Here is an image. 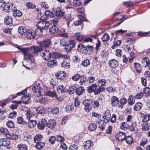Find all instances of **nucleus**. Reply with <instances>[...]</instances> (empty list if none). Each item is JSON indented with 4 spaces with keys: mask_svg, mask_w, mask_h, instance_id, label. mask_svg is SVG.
I'll list each match as a JSON object with an SVG mask.
<instances>
[{
    "mask_svg": "<svg viewBox=\"0 0 150 150\" xmlns=\"http://www.w3.org/2000/svg\"><path fill=\"white\" fill-rule=\"evenodd\" d=\"M106 81L105 79H100L95 83L87 87V90L88 92L91 93L94 92L95 95H98L100 93L101 91H104L105 88L103 86L105 85L106 83Z\"/></svg>",
    "mask_w": 150,
    "mask_h": 150,
    "instance_id": "1",
    "label": "nucleus"
},
{
    "mask_svg": "<svg viewBox=\"0 0 150 150\" xmlns=\"http://www.w3.org/2000/svg\"><path fill=\"white\" fill-rule=\"evenodd\" d=\"M28 49H25L23 50V53L24 54V59L29 64H31L34 62L35 59L30 52H29Z\"/></svg>",
    "mask_w": 150,
    "mask_h": 150,
    "instance_id": "2",
    "label": "nucleus"
},
{
    "mask_svg": "<svg viewBox=\"0 0 150 150\" xmlns=\"http://www.w3.org/2000/svg\"><path fill=\"white\" fill-rule=\"evenodd\" d=\"M44 29H35L34 30L33 29H29L27 32V38L28 39L33 38L35 35H40L42 34V30Z\"/></svg>",
    "mask_w": 150,
    "mask_h": 150,
    "instance_id": "3",
    "label": "nucleus"
},
{
    "mask_svg": "<svg viewBox=\"0 0 150 150\" xmlns=\"http://www.w3.org/2000/svg\"><path fill=\"white\" fill-rule=\"evenodd\" d=\"M65 47V50L67 52H69L76 45L75 42L72 40H69L66 43L65 42L64 44Z\"/></svg>",
    "mask_w": 150,
    "mask_h": 150,
    "instance_id": "4",
    "label": "nucleus"
},
{
    "mask_svg": "<svg viewBox=\"0 0 150 150\" xmlns=\"http://www.w3.org/2000/svg\"><path fill=\"white\" fill-rule=\"evenodd\" d=\"M47 122L45 119L42 118L40 120L38 124L37 127L40 130H43L46 127Z\"/></svg>",
    "mask_w": 150,
    "mask_h": 150,
    "instance_id": "5",
    "label": "nucleus"
},
{
    "mask_svg": "<svg viewBox=\"0 0 150 150\" xmlns=\"http://www.w3.org/2000/svg\"><path fill=\"white\" fill-rule=\"evenodd\" d=\"M11 7L12 8V6L9 5V3L2 2H0V9L1 11L8 12L10 10Z\"/></svg>",
    "mask_w": 150,
    "mask_h": 150,
    "instance_id": "6",
    "label": "nucleus"
},
{
    "mask_svg": "<svg viewBox=\"0 0 150 150\" xmlns=\"http://www.w3.org/2000/svg\"><path fill=\"white\" fill-rule=\"evenodd\" d=\"M41 56L45 60H49L51 58V52L48 50H44L40 53Z\"/></svg>",
    "mask_w": 150,
    "mask_h": 150,
    "instance_id": "7",
    "label": "nucleus"
},
{
    "mask_svg": "<svg viewBox=\"0 0 150 150\" xmlns=\"http://www.w3.org/2000/svg\"><path fill=\"white\" fill-rule=\"evenodd\" d=\"M91 100L90 99L85 100L83 102V103L85 106L84 110L87 112H90L91 110Z\"/></svg>",
    "mask_w": 150,
    "mask_h": 150,
    "instance_id": "8",
    "label": "nucleus"
},
{
    "mask_svg": "<svg viewBox=\"0 0 150 150\" xmlns=\"http://www.w3.org/2000/svg\"><path fill=\"white\" fill-rule=\"evenodd\" d=\"M28 49L29 51V52H30L33 54H37L38 52L42 50V48L38 46H32Z\"/></svg>",
    "mask_w": 150,
    "mask_h": 150,
    "instance_id": "9",
    "label": "nucleus"
},
{
    "mask_svg": "<svg viewBox=\"0 0 150 150\" xmlns=\"http://www.w3.org/2000/svg\"><path fill=\"white\" fill-rule=\"evenodd\" d=\"M83 50H86L87 51L91 52L93 51L94 47L92 46L87 45L85 47L84 45H79L78 46V50L79 51H81L82 49Z\"/></svg>",
    "mask_w": 150,
    "mask_h": 150,
    "instance_id": "10",
    "label": "nucleus"
},
{
    "mask_svg": "<svg viewBox=\"0 0 150 150\" xmlns=\"http://www.w3.org/2000/svg\"><path fill=\"white\" fill-rule=\"evenodd\" d=\"M78 16L79 17V19L77 21L75 22L74 23V25L76 26H77L81 24L82 21H88L84 16L79 15H78Z\"/></svg>",
    "mask_w": 150,
    "mask_h": 150,
    "instance_id": "11",
    "label": "nucleus"
},
{
    "mask_svg": "<svg viewBox=\"0 0 150 150\" xmlns=\"http://www.w3.org/2000/svg\"><path fill=\"white\" fill-rule=\"evenodd\" d=\"M11 143L9 139L7 138L0 139V146H9Z\"/></svg>",
    "mask_w": 150,
    "mask_h": 150,
    "instance_id": "12",
    "label": "nucleus"
},
{
    "mask_svg": "<svg viewBox=\"0 0 150 150\" xmlns=\"http://www.w3.org/2000/svg\"><path fill=\"white\" fill-rule=\"evenodd\" d=\"M126 137V134L124 132H122L118 133L115 136L116 138L119 141L125 140Z\"/></svg>",
    "mask_w": 150,
    "mask_h": 150,
    "instance_id": "13",
    "label": "nucleus"
},
{
    "mask_svg": "<svg viewBox=\"0 0 150 150\" xmlns=\"http://www.w3.org/2000/svg\"><path fill=\"white\" fill-rule=\"evenodd\" d=\"M51 44L50 39H46L40 42V45L43 47H48Z\"/></svg>",
    "mask_w": 150,
    "mask_h": 150,
    "instance_id": "14",
    "label": "nucleus"
},
{
    "mask_svg": "<svg viewBox=\"0 0 150 150\" xmlns=\"http://www.w3.org/2000/svg\"><path fill=\"white\" fill-rule=\"evenodd\" d=\"M56 124V121L52 119L48 121L47 125L49 128L52 129L55 127Z\"/></svg>",
    "mask_w": 150,
    "mask_h": 150,
    "instance_id": "15",
    "label": "nucleus"
},
{
    "mask_svg": "<svg viewBox=\"0 0 150 150\" xmlns=\"http://www.w3.org/2000/svg\"><path fill=\"white\" fill-rule=\"evenodd\" d=\"M110 101L111 105L113 107L116 106L119 103L118 98L115 96H112L111 98Z\"/></svg>",
    "mask_w": 150,
    "mask_h": 150,
    "instance_id": "16",
    "label": "nucleus"
},
{
    "mask_svg": "<svg viewBox=\"0 0 150 150\" xmlns=\"http://www.w3.org/2000/svg\"><path fill=\"white\" fill-rule=\"evenodd\" d=\"M93 145V142L91 140H88L85 142L83 144V148L86 150L89 149Z\"/></svg>",
    "mask_w": 150,
    "mask_h": 150,
    "instance_id": "17",
    "label": "nucleus"
},
{
    "mask_svg": "<svg viewBox=\"0 0 150 150\" xmlns=\"http://www.w3.org/2000/svg\"><path fill=\"white\" fill-rule=\"evenodd\" d=\"M142 64L144 65L145 67L148 66L150 69V60L148 57H143L142 58Z\"/></svg>",
    "mask_w": 150,
    "mask_h": 150,
    "instance_id": "18",
    "label": "nucleus"
},
{
    "mask_svg": "<svg viewBox=\"0 0 150 150\" xmlns=\"http://www.w3.org/2000/svg\"><path fill=\"white\" fill-rule=\"evenodd\" d=\"M109 66L112 68H115L118 65V61L114 59L110 60L109 62Z\"/></svg>",
    "mask_w": 150,
    "mask_h": 150,
    "instance_id": "19",
    "label": "nucleus"
},
{
    "mask_svg": "<svg viewBox=\"0 0 150 150\" xmlns=\"http://www.w3.org/2000/svg\"><path fill=\"white\" fill-rule=\"evenodd\" d=\"M36 102L41 104H45L47 103V98L42 97V96L37 97L36 98Z\"/></svg>",
    "mask_w": 150,
    "mask_h": 150,
    "instance_id": "20",
    "label": "nucleus"
},
{
    "mask_svg": "<svg viewBox=\"0 0 150 150\" xmlns=\"http://www.w3.org/2000/svg\"><path fill=\"white\" fill-rule=\"evenodd\" d=\"M127 99L125 98H122L119 101V104L118 105V107L122 109L124 105L127 102Z\"/></svg>",
    "mask_w": 150,
    "mask_h": 150,
    "instance_id": "21",
    "label": "nucleus"
},
{
    "mask_svg": "<svg viewBox=\"0 0 150 150\" xmlns=\"http://www.w3.org/2000/svg\"><path fill=\"white\" fill-rule=\"evenodd\" d=\"M61 66L62 67L68 69L70 66V61L69 59L64 60L61 64Z\"/></svg>",
    "mask_w": 150,
    "mask_h": 150,
    "instance_id": "22",
    "label": "nucleus"
},
{
    "mask_svg": "<svg viewBox=\"0 0 150 150\" xmlns=\"http://www.w3.org/2000/svg\"><path fill=\"white\" fill-rule=\"evenodd\" d=\"M133 66L137 72L139 73L141 72L142 68L139 64L138 63H134Z\"/></svg>",
    "mask_w": 150,
    "mask_h": 150,
    "instance_id": "23",
    "label": "nucleus"
},
{
    "mask_svg": "<svg viewBox=\"0 0 150 150\" xmlns=\"http://www.w3.org/2000/svg\"><path fill=\"white\" fill-rule=\"evenodd\" d=\"M4 21L5 24L7 25H9L12 24V19L11 16H6L4 19Z\"/></svg>",
    "mask_w": 150,
    "mask_h": 150,
    "instance_id": "24",
    "label": "nucleus"
},
{
    "mask_svg": "<svg viewBox=\"0 0 150 150\" xmlns=\"http://www.w3.org/2000/svg\"><path fill=\"white\" fill-rule=\"evenodd\" d=\"M40 84L38 83L37 84L34 85L32 88V90L34 93H39L40 91Z\"/></svg>",
    "mask_w": 150,
    "mask_h": 150,
    "instance_id": "25",
    "label": "nucleus"
},
{
    "mask_svg": "<svg viewBox=\"0 0 150 150\" xmlns=\"http://www.w3.org/2000/svg\"><path fill=\"white\" fill-rule=\"evenodd\" d=\"M91 105L92 107L95 108H98L100 105L99 101L97 100H91Z\"/></svg>",
    "mask_w": 150,
    "mask_h": 150,
    "instance_id": "26",
    "label": "nucleus"
},
{
    "mask_svg": "<svg viewBox=\"0 0 150 150\" xmlns=\"http://www.w3.org/2000/svg\"><path fill=\"white\" fill-rule=\"evenodd\" d=\"M17 148L18 150H28V147L24 144L20 143L18 145Z\"/></svg>",
    "mask_w": 150,
    "mask_h": 150,
    "instance_id": "27",
    "label": "nucleus"
},
{
    "mask_svg": "<svg viewBox=\"0 0 150 150\" xmlns=\"http://www.w3.org/2000/svg\"><path fill=\"white\" fill-rule=\"evenodd\" d=\"M16 122L18 124H22L23 125H26L27 124V122L24 120L23 118L21 116L17 117Z\"/></svg>",
    "mask_w": 150,
    "mask_h": 150,
    "instance_id": "28",
    "label": "nucleus"
},
{
    "mask_svg": "<svg viewBox=\"0 0 150 150\" xmlns=\"http://www.w3.org/2000/svg\"><path fill=\"white\" fill-rule=\"evenodd\" d=\"M57 61L56 60H50L48 62L47 65L50 67H52L57 65Z\"/></svg>",
    "mask_w": 150,
    "mask_h": 150,
    "instance_id": "29",
    "label": "nucleus"
},
{
    "mask_svg": "<svg viewBox=\"0 0 150 150\" xmlns=\"http://www.w3.org/2000/svg\"><path fill=\"white\" fill-rule=\"evenodd\" d=\"M30 98L27 95H25L22 97L23 100V103L25 104H27L30 102Z\"/></svg>",
    "mask_w": 150,
    "mask_h": 150,
    "instance_id": "30",
    "label": "nucleus"
},
{
    "mask_svg": "<svg viewBox=\"0 0 150 150\" xmlns=\"http://www.w3.org/2000/svg\"><path fill=\"white\" fill-rule=\"evenodd\" d=\"M85 89L83 86L80 87L76 89V92L77 95L79 96L82 94L84 92Z\"/></svg>",
    "mask_w": 150,
    "mask_h": 150,
    "instance_id": "31",
    "label": "nucleus"
},
{
    "mask_svg": "<svg viewBox=\"0 0 150 150\" xmlns=\"http://www.w3.org/2000/svg\"><path fill=\"white\" fill-rule=\"evenodd\" d=\"M37 124L36 120H30L28 123V126L30 128H32L36 126Z\"/></svg>",
    "mask_w": 150,
    "mask_h": 150,
    "instance_id": "32",
    "label": "nucleus"
},
{
    "mask_svg": "<svg viewBox=\"0 0 150 150\" xmlns=\"http://www.w3.org/2000/svg\"><path fill=\"white\" fill-rule=\"evenodd\" d=\"M45 110L43 107H38L36 109L37 113L39 114H44L45 113Z\"/></svg>",
    "mask_w": 150,
    "mask_h": 150,
    "instance_id": "33",
    "label": "nucleus"
},
{
    "mask_svg": "<svg viewBox=\"0 0 150 150\" xmlns=\"http://www.w3.org/2000/svg\"><path fill=\"white\" fill-rule=\"evenodd\" d=\"M125 140L127 143L129 144H131L133 142V137L130 136H128L126 137Z\"/></svg>",
    "mask_w": 150,
    "mask_h": 150,
    "instance_id": "34",
    "label": "nucleus"
},
{
    "mask_svg": "<svg viewBox=\"0 0 150 150\" xmlns=\"http://www.w3.org/2000/svg\"><path fill=\"white\" fill-rule=\"evenodd\" d=\"M29 29L27 30V29H18V33L21 35L24 34L26 35L27 37L28 34L27 32H28Z\"/></svg>",
    "mask_w": 150,
    "mask_h": 150,
    "instance_id": "35",
    "label": "nucleus"
},
{
    "mask_svg": "<svg viewBox=\"0 0 150 150\" xmlns=\"http://www.w3.org/2000/svg\"><path fill=\"white\" fill-rule=\"evenodd\" d=\"M42 138V135L40 134H38L36 135L34 138V141L36 143H38L39 142H41Z\"/></svg>",
    "mask_w": 150,
    "mask_h": 150,
    "instance_id": "36",
    "label": "nucleus"
},
{
    "mask_svg": "<svg viewBox=\"0 0 150 150\" xmlns=\"http://www.w3.org/2000/svg\"><path fill=\"white\" fill-rule=\"evenodd\" d=\"M46 25V23L42 21H39L37 23L38 28H44Z\"/></svg>",
    "mask_w": 150,
    "mask_h": 150,
    "instance_id": "37",
    "label": "nucleus"
},
{
    "mask_svg": "<svg viewBox=\"0 0 150 150\" xmlns=\"http://www.w3.org/2000/svg\"><path fill=\"white\" fill-rule=\"evenodd\" d=\"M74 16L72 15L71 13H69L66 16L65 19L67 22H71L73 19Z\"/></svg>",
    "mask_w": 150,
    "mask_h": 150,
    "instance_id": "38",
    "label": "nucleus"
},
{
    "mask_svg": "<svg viewBox=\"0 0 150 150\" xmlns=\"http://www.w3.org/2000/svg\"><path fill=\"white\" fill-rule=\"evenodd\" d=\"M63 56V55L57 52L51 53V57L57 58Z\"/></svg>",
    "mask_w": 150,
    "mask_h": 150,
    "instance_id": "39",
    "label": "nucleus"
},
{
    "mask_svg": "<svg viewBox=\"0 0 150 150\" xmlns=\"http://www.w3.org/2000/svg\"><path fill=\"white\" fill-rule=\"evenodd\" d=\"M36 144L35 146V147L38 149L40 150L43 148L45 144L43 142H39L38 143H36Z\"/></svg>",
    "mask_w": 150,
    "mask_h": 150,
    "instance_id": "40",
    "label": "nucleus"
},
{
    "mask_svg": "<svg viewBox=\"0 0 150 150\" xmlns=\"http://www.w3.org/2000/svg\"><path fill=\"white\" fill-rule=\"evenodd\" d=\"M0 133L2 135H6L9 134V132L7 129L5 128H0Z\"/></svg>",
    "mask_w": 150,
    "mask_h": 150,
    "instance_id": "41",
    "label": "nucleus"
},
{
    "mask_svg": "<svg viewBox=\"0 0 150 150\" xmlns=\"http://www.w3.org/2000/svg\"><path fill=\"white\" fill-rule=\"evenodd\" d=\"M22 13L21 11L18 10H16L13 11V15L15 17H19L22 15Z\"/></svg>",
    "mask_w": 150,
    "mask_h": 150,
    "instance_id": "42",
    "label": "nucleus"
},
{
    "mask_svg": "<svg viewBox=\"0 0 150 150\" xmlns=\"http://www.w3.org/2000/svg\"><path fill=\"white\" fill-rule=\"evenodd\" d=\"M73 108L74 106L73 105L70 103L66 105L65 111L67 112H70L72 111Z\"/></svg>",
    "mask_w": 150,
    "mask_h": 150,
    "instance_id": "43",
    "label": "nucleus"
},
{
    "mask_svg": "<svg viewBox=\"0 0 150 150\" xmlns=\"http://www.w3.org/2000/svg\"><path fill=\"white\" fill-rule=\"evenodd\" d=\"M16 97V96H15L12 95L10 96H9L8 98H7L2 103V106H3L4 105H5L7 103H8V101H10L11 100V99H13L14 98Z\"/></svg>",
    "mask_w": 150,
    "mask_h": 150,
    "instance_id": "44",
    "label": "nucleus"
},
{
    "mask_svg": "<svg viewBox=\"0 0 150 150\" xmlns=\"http://www.w3.org/2000/svg\"><path fill=\"white\" fill-rule=\"evenodd\" d=\"M142 106V104L141 103H138L135 104L134 106V109L137 111L139 110Z\"/></svg>",
    "mask_w": 150,
    "mask_h": 150,
    "instance_id": "45",
    "label": "nucleus"
},
{
    "mask_svg": "<svg viewBox=\"0 0 150 150\" xmlns=\"http://www.w3.org/2000/svg\"><path fill=\"white\" fill-rule=\"evenodd\" d=\"M101 39L103 42H106L109 40L110 36L108 34L105 33L102 37Z\"/></svg>",
    "mask_w": 150,
    "mask_h": 150,
    "instance_id": "46",
    "label": "nucleus"
},
{
    "mask_svg": "<svg viewBox=\"0 0 150 150\" xmlns=\"http://www.w3.org/2000/svg\"><path fill=\"white\" fill-rule=\"evenodd\" d=\"M45 16L48 18H52L54 16V14L48 10L45 11Z\"/></svg>",
    "mask_w": 150,
    "mask_h": 150,
    "instance_id": "47",
    "label": "nucleus"
},
{
    "mask_svg": "<svg viewBox=\"0 0 150 150\" xmlns=\"http://www.w3.org/2000/svg\"><path fill=\"white\" fill-rule=\"evenodd\" d=\"M55 76L57 79H62L64 77L65 74L64 73L63 71H62V73L60 72V73L59 72L58 74H56Z\"/></svg>",
    "mask_w": 150,
    "mask_h": 150,
    "instance_id": "48",
    "label": "nucleus"
},
{
    "mask_svg": "<svg viewBox=\"0 0 150 150\" xmlns=\"http://www.w3.org/2000/svg\"><path fill=\"white\" fill-rule=\"evenodd\" d=\"M79 79L80 80L79 83L81 85L85 83L87 80L86 77L85 75L80 76Z\"/></svg>",
    "mask_w": 150,
    "mask_h": 150,
    "instance_id": "49",
    "label": "nucleus"
},
{
    "mask_svg": "<svg viewBox=\"0 0 150 150\" xmlns=\"http://www.w3.org/2000/svg\"><path fill=\"white\" fill-rule=\"evenodd\" d=\"M90 64L89 60L86 59L83 61L81 63V65L84 67H87Z\"/></svg>",
    "mask_w": 150,
    "mask_h": 150,
    "instance_id": "50",
    "label": "nucleus"
},
{
    "mask_svg": "<svg viewBox=\"0 0 150 150\" xmlns=\"http://www.w3.org/2000/svg\"><path fill=\"white\" fill-rule=\"evenodd\" d=\"M75 87L74 86H70L69 88L67 89V91L70 94H72L74 93L75 91V90H76Z\"/></svg>",
    "mask_w": 150,
    "mask_h": 150,
    "instance_id": "51",
    "label": "nucleus"
},
{
    "mask_svg": "<svg viewBox=\"0 0 150 150\" xmlns=\"http://www.w3.org/2000/svg\"><path fill=\"white\" fill-rule=\"evenodd\" d=\"M57 91L59 93H63L65 91L64 86L63 85H59L57 88Z\"/></svg>",
    "mask_w": 150,
    "mask_h": 150,
    "instance_id": "52",
    "label": "nucleus"
},
{
    "mask_svg": "<svg viewBox=\"0 0 150 150\" xmlns=\"http://www.w3.org/2000/svg\"><path fill=\"white\" fill-rule=\"evenodd\" d=\"M150 128V125L148 123H145L142 126V129L143 131H147L149 130Z\"/></svg>",
    "mask_w": 150,
    "mask_h": 150,
    "instance_id": "53",
    "label": "nucleus"
},
{
    "mask_svg": "<svg viewBox=\"0 0 150 150\" xmlns=\"http://www.w3.org/2000/svg\"><path fill=\"white\" fill-rule=\"evenodd\" d=\"M79 33H76L75 35L77 37V39L80 42H84L85 37L82 35H78L77 34H79Z\"/></svg>",
    "mask_w": 150,
    "mask_h": 150,
    "instance_id": "54",
    "label": "nucleus"
},
{
    "mask_svg": "<svg viewBox=\"0 0 150 150\" xmlns=\"http://www.w3.org/2000/svg\"><path fill=\"white\" fill-rule=\"evenodd\" d=\"M26 116L28 120L30 119L32 117L34 116V114L33 112L30 111H29L27 112Z\"/></svg>",
    "mask_w": 150,
    "mask_h": 150,
    "instance_id": "55",
    "label": "nucleus"
},
{
    "mask_svg": "<svg viewBox=\"0 0 150 150\" xmlns=\"http://www.w3.org/2000/svg\"><path fill=\"white\" fill-rule=\"evenodd\" d=\"M46 94L48 96L52 98H56V94L55 92L48 91L46 92Z\"/></svg>",
    "mask_w": 150,
    "mask_h": 150,
    "instance_id": "56",
    "label": "nucleus"
},
{
    "mask_svg": "<svg viewBox=\"0 0 150 150\" xmlns=\"http://www.w3.org/2000/svg\"><path fill=\"white\" fill-rule=\"evenodd\" d=\"M128 125L127 123L124 122H123L120 126V129L125 130L128 129Z\"/></svg>",
    "mask_w": 150,
    "mask_h": 150,
    "instance_id": "57",
    "label": "nucleus"
},
{
    "mask_svg": "<svg viewBox=\"0 0 150 150\" xmlns=\"http://www.w3.org/2000/svg\"><path fill=\"white\" fill-rule=\"evenodd\" d=\"M128 104L129 105H132L135 103V100L133 98L132 96H130L128 99Z\"/></svg>",
    "mask_w": 150,
    "mask_h": 150,
    "instance_id": "58",
    "label": "nucleus"
},
{
    "mask_svg": "<svg viewBox=\"0 0 150 150\" xmlns=\"http://www.w3.org/2000/svg\"><path fill=\"white\" fill-rule=\"evenodd\" d=\"M97 128L96 125L93 123L90 124L88 126V129L91 131H94Z\"/></svg>",
    "mask_w": 150,
    "mask_h": 150,
    "instance_id": "59",
    "label": "nucleus"
},
{
    "mask_svg": "<svg viewBox=\"0 0 150 150\" xmlns=\"http://www.w3.org/2000/svg\"><path fill=\"white\" fill-rule=\"evenodd\" d=\"M6 125L9 128H12L15 127L14 122L11 120L8 121L6 123Z\"/></svg>",
    "mask_w": 150,
    "mask_h": 150,
    "instance_id": "60",
    "label": "nucleus"
},
{
    "mask_svg": "<svg viewBox=\"0 0 150 150\" xmlns=\"http://www.w3.org/2000/svg\"><path fill=\"white\" fill-rule=\"evenodd\" d=\"M122 43V41L121 40H119L115 41L113 43V45L112 46V48L114 49L116 46H119Z\"/></svg>",
    "mask_w": 150,
    "mask_h": 150,
    "instance_id": "61",
    "label": "nucleus"
},
{
    "mask_svg": "<svg viewBox=\"0 0 150 150\" xmlns=\"http://www.w3.org/2000/svg\"><path fill=\"white\" fill-rule=\"evenodd\" d=\"M56 82L54 81V79L52 78L51 79L49 83V85L51 88H53L56 85Z\"/></svg>",
    "mask_w": 150,
    "mask_h": 150,
    "instance_id": "62",
    "label": "nucleus"
},
{
    "mask_svg": "<svg viewBox=\"0 0 150 150\" xmlns=\"http://www.w3.org/2000/svg\"><path fill=\"white\" fill-rule=\"evenodd\" d=\"M138 35L141 36H145L146 35L149 36L150 35V31L146 32H138Z\"/></svg>",
    "mask_w": 150,
    "mask_h": 150,
    "instance_id": "63",
    "label": "nucleus"
},
{
    "mask_svg": "<svg viewBox=\"0 0 150 150\" xmlns=\"http://www.w3.org/2000/svg\"><path fill=\"white\" fill-rule=\"evenodd\" d=\"M59 112V108L56 107L53 108L51 111V113L54 115L57 114Z\"/></svg>",
    "mask_w": 150,
    "mask_h": 150,
    "instance_id": "64",
    "label": "nucleus"
}]
</instances>
